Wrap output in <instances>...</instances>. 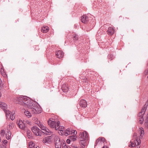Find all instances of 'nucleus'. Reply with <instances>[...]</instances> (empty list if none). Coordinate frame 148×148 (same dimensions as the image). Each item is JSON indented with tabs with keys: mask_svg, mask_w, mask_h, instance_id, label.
Instances as JSON below:
<instances>
[{
	"mask_svg": "<svg viewBox=\"0 0 148 148\" xmlns=\"http://www.w3.org/2000/svg\"><path fill=\"white\" fill-rule=\"evenodd\" d=\"M17 101L19 104L31 109V111L33 113L37 114L41 112L42 108L40 105L37 103L28 98L26 96L18 98Z\"/></svg>",
	"mask_w": 148,
	"mask_h": 148,
	"instance_id": "obj_1",
	"label": "nucleus"
},
{
	"mask_svg": "<svg viewBox=\"0 0 148 148\" xmlns=\"http://www.w3.org/2000/svg\"><path fill=\"white\" fill-rule=\"evenodd\" d=\"M88 137V134L86 131H84L80 133L78 137L79 140V143L82 145V147H85V143L84 141Z\"/></svg>",
	"mask_w": 148,
	"mask_h": 148,
	"instance_id": "obj_2",
	"label": "nucleus"
},
{
	"mask_svg": "<svg viewBox=\"0 0 148 148\" xmlns=\"http://www.w3.org/2000/svg\"><path fill=\"white\" fill-rule=\"evenodd\" d=\"M54 143L56 148H61L62 145L61 141L58 136H56L54 138Z\"/></svg>",
	"mask_w": 148,
	"mask_h": 148,
	"instance_id": "obj_3",
	"label": "nucleus"
},
{
	"mask_svg": "<svg viewBox=\"0 0 148 148\" xmlns=\"http://www.w3.org/2000/svg\"><path fill=\"white\" fill-rule=\"evenodd\" d=\"M31 130L33 132L36 136H41V130L36 126H33L31 128Z\"/></svg>",
	"mask_w": 148,
	"mask_h": 148,
	"instance_id": "obj_4",
	"label": "nucleus"
},
{
	"mask_svg": "<svg viewBox=\"0 0 148 148\" xmlns=\"http://www.w3.org/2000/svg\"><path fill=\"white\" fill-rule=\"evenodd\" d=\"M77 134V132L75 130H72L71 129L68 128L65 131L64 135L67 136L69 135H76Z\"/></svg>",
	"mask_w": 148,
	"mask_h": 148,
	"instance_id": "obj_5",
	"label": "nucleus"
},
{
	"mask_svg": "<svg viewBox=\"0 0 148 148\" xmlns=\"http://www.w3.org/2000/svg\"><path fill=\"white\" fill-rule=\"evenodd\" d=\"M57 122V121H54L51 120V119H49L48 121V125L51 128H54L55 129L56 128Z\"/></svg>",
	"mask_w": 148,
	"mask_h": 148,
	"instance_id": "obj_6",
	"label": "nucleus"
},
{
	"mask_svg": "<svg viewBox=\"0 0 148 148\" xmlns=\"http://www.w3.org/2000/svg\"><path fill=\"white\" fill-rule=\"evenodd\" d=\"M51 136H49L45 137L43 140V143L45 144H50L51 143L52 140Z\"/></svg>",
	"mask_w": 148,
	"mask_h": 148,
	"instance_id": "obj_7",
	"label": "nucleus"
},
{
	"mask_svg": "<svg viewBox=\"0 0 148 148\" xmlns=\"http://www.w3.org/2000/svg\"><path fill=\"white\" fill-rule=\"evenodd\" d=\"M79 104L80 107L84 108L87 107V103L85 100L81 99L79 101Z\"/></svg>",
	"mask_w": 148,
	"mask_h": 148,
	"instance_id": "obj_8",
	"label": "nucleus"
},
{
	"mask_svg": "<svg viewBox=\"0 0 148 148\" xmlns=\"http://www.w3.org/2000/svg\"><path fill=\"white\" fill-rule=\"evenodd\" d=\"M16 124L22 130H25L26 128L25 124L23 123L22 120H19V121H17Z\"/></svg>",
	"mask_w": 148,
	"mask_h": 148,
	"instance_id": "obj_9",
	"label": "nucleus"
},
{
	"mask_svg": "<svg viewBox=\"0 0 148 148\" xmlns=\"http://www.w3.org/2000/svg\"><path fill=\"white\" fill-rule=\"evenodd\" d=\"M81 21L84 23H87L88 21V17L86 15H84L82 16Z\"/></svg>",
	"mask_w": 148,
	"mask_h": 148,
	"instance_id": "obj_10",
	"label": "nucleus"
},
{
	"mask_svg": "<svg viewBox=\"0 0 148 148\" xmlns=\"http://www.w3.org/2000/svg\"><path fill=\"white\" fill-rule=\"evenodd\" d=\"M56 56L59 58H61L64 56L63 52L61 51H58L56 53Z\"/></svg>",
	"mask_w": 148,
	"mask_h": 148,
	"instance_id": "obj_11",
	"label": "nucleus"
},
{
	"mask_svg": "<svg viewBox=\"0 0 148 148\" xmlns=\"http://www.w3.org/2000/svg\"><path fill=\"white\" fill-rule=\"evenodd\" d=\"M107 32L109 35H112L114 33V30L113 27H110L108 28Z\"/></svg>",
	"mask_w": 148,
	"mask_h": 148,
	"instance_id": "obj_12",
	"label": "nucleus"
},
{
	"mask_svg": "<svg viewBox=\"0 0 148 148\" xmlns=\"http://www.w3.org/2000/svg\"><path fill=\"white\" fill-rule=\"evenodd\" d=\"M60 122L59 121H58L57 123V125L56 126V128H55V130H58L60 131H62V130L64 129V127L62 126H60Z\"/></svg>",
	"mask_w": 148,
	"mask_h": 148,
	"instance_id": "obj_13",
	"label": "nucleus"
},
{
	"mask_svg": "<svg viewBox=\"0 0 148 148\" xmlns=\"http://www.w3.org/2000/svg\"><path fill=\"white\" fill-rule=\"evenodd\" d=\"M106 140L105 138L103 137H101L99 138H98L97 139V140H96V143L95 144V146H96L98 143H99V141L101 143V142H104Z\"/></svg>",
	"mask_w": 148,
	"mask_h": 148,
	"instance_id": "obj_14",
	"label": "nucleus"
},
{
	"mask_svg": "<svg viewBox=\"0 0 148 148\" xmlns=\"http://www.w3.org/2000/svg\"><path fill=\"white\" fill-rule=\"evenodd\" d=\"M0 107L3 110L7 109V104L3 102H0Z\"/></svg>",
	"mask_w": 148,
	"mask_h": 148,
	"instance_id": "obj_15",
	"label": "nucleus"
},
{
	"mask_svg": "<svg viewBox=\"0 0 148 148\" xmlns=\"http://www.w3.org/2000/svg\"><path fill=\"white\" fill-rule=\"evenodd\" d=\"M6 137L7 139L9 140L11 138V132L9 130V129H7V132L5 134Z\"/></svg>",
	"mask_w": 148,
	"mask_h": 148,
	"instance_id": "obj_16",
	"label": "nucleus"
},
{
	"mask_svg": "<svg viewBox=\"0 0 148 148\" xmlns=\"http://www.w3.org/2000/svg\"><path fill=\"white\" fill-rule=\"evenodd\" d=\"M40 128L42 130H43L45 129V127L44 126V125L40 121H38L36 123Z\"/></svg>",
	"mask_w": 148,
	"mask_h": 148,
	"instance_id": "obj_17",
	"label": "nucleus"
},
{
	"mask_svg": "<svg viewBox=\"0 0 148 148\" xmlns=\"http://www.w3.org/2000/svg\"><path fill=\"white\" fill-rule=\"evenodd\" d=\"M41 30L42 32L44 33H47L48 31L49 28L47 26H43L42 27Z\"/></svg>",
	"mask_w": 148,
	"mask_h": 148,
	"instance_id": "obj_18",
	"label": "nucleus"
},
{
	"mask_svg": "<svg viewBox=\"0 0 148 148\" xmlns=\"http://www.w3.org/2000/svg\"><path fill=\"white\" fill-rule=\"evenodd\" d=\"M62 90L64 92H66L68 91V87L66 86V84H63L62 85Z\"/></svg>",
	"mask_w": 148,
	"mask_h": 148,
	"instance_id": "obj_19",
	"label": "nucleus"
},
{
	"mask_svg": "<svg viewBox=\"0 0 148 148\" xmlns=\"http://www.w3.org/2000/svg\"><path fill=\"white\" fill-rule=\"evenodd\" d=\"M140 138H141L144 134V132L143 128L141 127L140 128Z\"/></svg>",
	"mask_w": 148,
	"mask_h": 148,
	"instance_id": "obj_20",
	"label": "nucleus"
},
{
	"mask_svg": "<svg viewBox=\"0 0 148 148\" xmlns=\"http://www.w3.org/2000/svg\"><path fill=\"white\" fill-rule=\"evenodd\" d=\"M4 90V86L3 84L2 81L0 79V91L2 92Z\"/></svg>",
	"mask_w": 148,
	"mask_h": 148,
	"instance_id": "obj_21",
	"label": "nucleus"
},
{
	"mask_svg": "<svg viewBox=\"0 0 148 148\" xmlns=\"http://www.w3.org/2000/svg\"><path fill=\"white\" fill-rule=\"evenodd\" d=\"M25 114L28 118L32 116L31 114L28 111L25 110L24 112Z\"/></svg>",
	"mask_w": 148,
	"mask_h": 148,
	"instance_id": "obj_22",
	"label": "nucleus"
},
{
	"mask_svg": "<svg viewBox=\"0 0 148 148\" xmlns=\"http://www.w3.org/2000/svg\"><path fill=\"white\" fill-rule=\"evenodd\" d=\"M69 138L71 141H74L76 140V137L74 135L69 136Z\"/></svg>",
	"mask_w": 148,
	"mask_h": 148,
	"instance_id": "obj_23",
	"label": "nucleus"
},
{
	"mask_svg": "<svg viewBox=\"0 0 148 148\" xmlns=\"http://www.w3.org/2000/svg\"><path fill=\"white\" fill-rule=\"evenodd\" d=\"M140 143L141 141L140 139L139 138L138 139L137 138L135 140H134V143L136 145L137 143V145H139L140 144Z\"/></svg>",
	"mask_w": 148,
	"mask_h": 148,
	"instance_id": "obj_24",
	"label": "nucleus"
},
{
	"mask_svg": "<svg viewBox=\"0 0 148 148\" xmlns=\"http://www.w3.org/2000/svg\"><path fill=\"white\" fill-rule=\"evenodd\" d=\"M35 144L34 143H33L32 142H30L29 144V148H33L34 147Z\"/></svg>",
	"mask_w": 148,
	"mask_h": 148,
	"instance_id": "obj_25",
	"label": "nucleus"
},
{
	"mask_svg": "<svg viewBox=\"0 0 148 148\" xmlns=\"http://www.w3.org/2000/svg\"><path fill=\"white\" fill-rule=\"evenodd\" d=\"M7 109H6L5 110H4V111L6 117H7L10 114V111L9 110H7Z\"/></svg>",
	"mask_w": 148,
	"mask_h": 148,
	"instance_id": "obj_26",
	"label": "nucleus"
},
{
	"mask_svg": "<svg viewBox=\"0 0 148 148\" xmlns=\"http://www.w3.org/2000/svg\"><path fill=\"white\" fill-rule=\"evenodd\" d=\"M27 135L29 138H30L31 135L32 133L30 130H28L27 132Z\"/></svg>",
	"mask_w": 148,
	"mask_h": 148,
	"instance_id": "obj_27",
	"label": "nucleus"
},
{
	"mask_svg": "<svg viewBox=\"0 0 148 148\" xmlns=\"http://www.w3.org/2000/svg\"><path fill=\"white\" fill-rule=\"evenodd\" d=\"M108 58L109 59H110V60H112L114 58V57L113 55L112 54H109L108 55Z\"/></svg>",
	"mask_w": 148,
	"mask_h": 148,
	"instance_id": "obj_28",
	"label": "nucleus"
},
{
	"mask_svg": "<svg viewBox=\"0 0 148 148\" xmlns=\"http://www.w3.org/2000/svg\"><path fill=\"white\" fill-rule=\"evenodd\" d=\"M78 37H79V36L77 35L76 34H75L73 36V40H74L76 41L78 40Z\"/></svg>",
	"mask_w": 148,
	"mask_h": 148,
	"instance_id": "obj_29",
	"label": "nucleus"
},
{
	"mask_svg": "<svg viewBox=\"0 0 148 148\" xmlns=\"http://www.w3.org/2000/svg\"><path fill=\"white\" fill-rule=\"evenodd\" d=\"M146 108L144 107H143L141 111L140 112L144 115V114H145V112L146 111Z\"/></svg>",
	"mask_w": 148,
	"mask_h": 148,
	"instance_id": "obj_30",
	"label": "nucleus"
},
{
	"mask_svg": "<svg viewBox=\"0 0 148 148\" xmlns=\"http://www.w3.org/2000/svg\"><path fill=\"white\" fill-rule=\"evenodd\" d=\"M67 148H77V146L75 145H72L71 147L67 146Z\"/></svg>",
	"mask_w": 148,
	"mask_h": 148,
	"instance_id": "obj_31",
	"label": "nucleus"
},
{
	"mask_svg": "<svg viewBox=\"0 0 148 148\" xmlns=\"http://www.w3.org/2000/svg\"><path fill=\"white\" fill-rule=\"evenodd\" d=\"M143 117H140L139 118V123L141 124H142L143 123V121H144V119L143 118Z\"/></svg>",
	"mask_w": 148,
	"mask_h": 148,
	"instance_id": "obj_32",
	"label": "nucleus"
},
{
	"mask_svg": "<svg viewBox=\"0 0 148 148\" xmlns=\"http://www.w3.org/2000/svg\"><path fill=\"white\" fill-rule=\"evenodd\" d=\"M45 130H44V131H45V132H46L47 133H51V132L50 131L48 128H47L46 127H45V129H44Z\"/></svg>",
	"mask_w": 148,
	"mask_h": 148,
	"instance_id": "obj_33",
	"label": "nucleus"
},
{
	"mask_svg": "<svg viewBox=\"0 0 148 148\" xmlns=\"http://www.w3.org/2000/svg\"><path fill=\"white\" fill-rule=\"evenodd\" d=\"M5 134V132L4 130H2L1 131V136H4Z\"/></svg>",
	"mask_w": 148,
	"mask_h": 148,
	"instance_id": "obj_34",
	"label": "nucleus"
},
{
	"mask_svg": "<svg viewBox=\"0 0 148 148\" xmlns=\"http://www.w3.org/2000/svg\"><path fill=\"white\" fill-rule=\"evenodd\" d=\"M10 129H11L12 128V127L14 126V124L13 123H10L9 125Z\"/></svg>",
	"mask_w": 148,
	"mask_h": 148,
	"instance_id": "obj_35",
	"label": "nucleus"
},
{
	"mask_svg": "<svg viewBox=\"0 0 148 148\" xmlns=\"http://www.w3.org/2000/svg\"><path fill=\"white\" fill-rule=\"evenodd\" d=\"M143 114L140 112L138 114V116L140 117H143Z\"/></svg>",
	"mask_w": 148,
	"mask_h": 148,
	"instance_id": "obj_36",
	"label": "nucleus"
},
{
	"mask_svg": "<svg viewBox=\"0 0 148 148\" xmlns=\"http://www.w3.org/2000/svg\"><path fill=\"white\" fill-rule=\"evenodd\" d=\"M10 118L11 120H13L14 119L15 117L13 115H11L10 116Z\"/></svg>",
	"mask_w": 148,
	"mask_h": 148,
	"instance_id": "obj_37",
	"label": "nucleus"
},
{
	"mask_svg": "<svg viewBox=\"0 0 148 148\" xmlns=\"http://www.w3.org/2000/svg\"><path fill=\"white\" fill-rule=\"evenodd\" d=\"M71 141L70 140L69 138L66 141V143L68 144H69L71 142Z\"/></svg>",
	"mask_w": 148,
	"mask_h": 148,
	"instance_id": "obj_38",
	"label": "nucleus"
},
{
	"mask_svg": "<svg viewBox=\"0 0 148 148\" xmlns=\"http://www.w3.org/2000/svg\"><path fill=\"white\" fill-rule=\"evenodd\" d=\"M148 105V102H147L145 103V104L144 105L143 107L147 108V106Z\"/></svg>",
	"mask_w": 148,
	"mask_h": 148,
	"instance_id": "obj_39",
	"label": "nucleus"
},
{
	"mask_svg": "<svg viewBox=\"0 0 148 148\" xmlns=\"http://www.w3.org/2000/svg\"><path fill=\"white\" fill-rule=\"evenodd\" d=\"M137 137V134L136 133H134L133 135V137L134 138H136Z\"/></svg>",
	"mask_w": 148,
	"mask_h": 148,
	"instance_id": "obj_40",
	"label": "nucleus"
},
{
	"mask_svg": "<svg viewBox=\"0 0 148 148\" xmlns=\"http://www.w3.org/2000/svg\"><path fill=\"white\" fill-rule=\"evenodd\" d=\"M4 147H6L5 146L3 145H0V148H4Z\"/></svg>",
	"mask_w": 148,
	"mask_h": 148,
	"instance_id": "obj_41",
	"label": "nucleus"
},
{
	"mask_svg": "<svg viewBox=\"0 0 148 148\" xmlns=\"http://www.w3.org/2000/svg\"><path fill=\"white\" fill-rule=\"evenodd\" d=\"M132 143H133L132 142H131V146L132 147H134L135 146V145L134 144Z\"/></svg>",
	"mask_w": 148,
	"mask_h": 148,
	"instance_id": "obj_42",
	"label": "nucleus"
},
{
	"mask_svg": "<svg viewBox=\"0 0 148 148\" xmlns=\"http://www.w3.org/2000/svg\"><path fill=\"white\" fill-rule=\"evenodd\" d=\"M63 148H67V145H65L63 147Z\"/></svg>",
	"mask_w": 148,
	"mask_h": 148,
	"instance_id": "obj_43",
	"label": "nucleus"
},
{
	"mask_svg": "<svg viewBox=\"0 0 148 148\" xmlns=\"http://www.w3.org/2000/svg\"><path fill=\"white\" fill-rule=\"evenodd\" d=\"M145 73L147 74H148V70H146L145 71Z\"/></svg>",
	"mask_w": 148,
	"mask_h": 148,
	"instance_id": "obj_44",
	"label": "nucleus"
},
{
	"mask_svg": "<svg viewBox=\"0 0 148 148\" xmlns=\"http://www.w3.org/2000/svg\"><path fill=\"white\" fill-rule=\"evenodd\" d=\"M4 143L5 145V144L7 143V141L6 140H4Z\"/></svg>",
	"mask_w": 148,
	"mask_h": 148,
	"instance_id": "obj_45",
	"label": "nucleus"
},
{
	"mask_svg": "<svg viewBox=\"0 0 148 148\" xmlns=\"http://www.w3.org/2000/svg\"><path fill=\"white\" fill-rule=\"evenodd\" d=\"M102 148H108V147L107 146H104Z\"/></svg>",
	"mask_w": 148,
	"mask_h": 148,
	"instance_id": "obj_46",
	"label": "nucleus"
},
{
	"mask_svg": "<svg viewBox=\"0 0 148 148\" xmlns=\"http://www.w3.org/2000/svg\"><path fill=\"white\" fill-rule=\"evenodd\" d=\"M140 148V147L137 146V148Z\"/></svg>",
	"mask_w": 148,
	"mask_h": 148,
	"instance_id": "obj_47",
	"label": "nucleus"
},
{
	"mask_svg": "<svg viewBox=\"0 0 148 148\" xmlns=\"http://www.w3.org/2000/svg\"><path fill=\"white\" fill-rule=\"evenodd\" d=\"M2 75H5L4 74H3H3H2Z\"/></svg>",
	"mask_w": 148,
	"mask_h": 148,
	"instance_id": "obj_48",
	"label": "nucleus"
},
{
	"mask_svg": "<svg viewBox=\"0 0 148 148\" xmlns=\"http://www.w3.org/2000/svg\"><path fill=\"white\" fill-rule=\"evenodd\" d=\"M34 148H37V147H34Z\"/></svg>",
	"mask_w": 148,
	"mask_h": 148,
	"instance_id": "obj_49",
	"label": "nucleus"
},
{
	"mask_svg": "<svg viewBox=\"0 0 148 148\" xmlns=\"http://www.w3.org/2000/svg\"><path fill=\"white\" fill-rule=\"evenodd\" d=\"M147 78H148V76H147Z\"/></svg>",
	"mask_w": 148,
	"mask_h": 148,
	"instance_id": "obj_50",
	"label": "nucleus"
},
{
	"mask_svg": "<svg viewBox=\"0 0 148 148\" xmlns=\"http://www.w3.org/2000/svg\"><path fill=\"white\" fill-rule=\"evenodd\" d=\"M4 148H6V147H4Z\"/></svg>",
	"mask_w": 148,
	"mask_h": 148,
	"instance_id": "obj_51",
	"label": "nucleus"
}]
</instances>
